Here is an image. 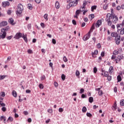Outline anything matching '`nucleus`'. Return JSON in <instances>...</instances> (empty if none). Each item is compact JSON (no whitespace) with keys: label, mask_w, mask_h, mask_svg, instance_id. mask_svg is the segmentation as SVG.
I'll return each mask as SVG.
<instances>
[{"label":"nucleus","mask_w":124,"mask_h":124,"mask_svg":"<svg viewBox=\"0 0 124 124\" xmlns=\"http://www.w3.org/2000/svg\"><path fill=\"white\" fill-rule=\"evenodd\" d=\"M44 18L46 20H48V14H46L44 16Z\"/></svg>","instance_id":"obj_43"},{"label":"nucleus","mask_w":124,"mask_h":124,"mask_svg":"<svg viewBox=\"0 0 124 124\" xmlns=\"http://www.w3.org/2000/svg\"><path fill=\"white\" fill-rule=\"evenodd\" d=\"M92 11H93V10L96 9V6H92L91 7Z\"/></svg>","instance_id":"obj_39"},{"label":"nucleus","mask_w":124,"mask_h":124,"mask_svg":"<svg viewBox=\"0 0 124 124\" xmlns=\"http://www.w3.org/2000/svg\"><path fill=\"white\" fill-rule=\"evenodd\" d=\"M105 20L107 22L108 27H111V26H112V21H111L110 19V14H108L107 15Z\"/></svg>","instance_id":"obj_4"},{"label":"nucleus","mask_w":124,"mask_h":124,"mask_svg":"<svg viewBox=\"0 0 124 124\" xmlns=\"http://www.w3.org/2000/svg\"><path fill=\"white\" fill-rule=\"evenodd\" d=\"M80 0H76L75 1H71L68 5H67V9H69L70 7H75Z\"/></svg>","instance_id":"obj_1"},{"label":"nucleus","mask_w":124,"mask_h":124,"mask_svg":"<svg viewBox=\"0 0 124 124\" xmlns=\"http://www.w3.org/2000/svg\"><path fill=\"white\" fill-rule=\"evenodd\" d=\"M59 111L60 112H63V108H59Z\"/></svg>","instance_id":"obj_58"},{"label":"nucleus","mask_w":124,"mask_h":124,"mask_svg":"<svg viewBox=\"0 0 124 124\" xmlns=\"http://www.w3.org/2000/svg\"><path fill=\"white\" fill-rule=\"evenodd\" d=\"M88 12V10L86 9L83 11V15H86V13Z\"/></svg>","instance_id":"obj_57"},{"label":"nucleus","mask_w":124,"mask_h":124,"mask_svg":"<svg viewBox=\"0 0 124 124\" xmlns=\"http://www.w3.org/2000/svg\"><path fill=\"white\" fill-rule=\"evenodd\" d=\"M119 33H118V32H112L111 33V37H115V38H117L118 37H119Z\"/></svg>","instance_id":"obj_8"},{"label":"nucleus","mask_w":124,"mask_h":124,"mask_svg":"<svg viewBox=\"0 0 124 124\" xmlns=\"http://www.w3.org/2000/svg\"><path fill=\"white\" fill-rule=\"evenodd\" d=\"M98 94L99 95H102V94H103V92H102V91H99L98 92Z\"/></svg>","instance_id":"obj_53"},{"label":"nucleus","mask_w":124,"mask_h":124,"mask_svg":"<svg viewBox=\"0 0 124 124\" xmlns=\"http://www.w3.org/2000/svg\"><path fill=\"white\" fill-rule=\"evenodd\" d=\"M52 42L53 44H56V43H57V42L56 41V40L55 39H52Z\"/></svg>","instance_id":"obj_61"},{"label":"nucleus","mask_w":124,"mask_h":124,"mask_svg":"<svg viewBox=\"0 0 124 124\" xmlns=\"http://www.w3.org/2000/svg\"><path fill=\"white\" fill-rule=\"evenodd\" d=\"M12 94L14 97H17V92H16L15 90L12 92Z\"/></svg>","instance_id":"obj_21"},{"label":"nucleus","mask_w":124,"mask_h":124,"mask_svg":"<svg viewBox=\"0 0 124 124\" xmlns=\"http://www.w3.org/2000/svg\"><path fill=\"white\" fill-rule=\"evenodd\" d=\"M120 34H122V35L124 34V28L123 29H121L120 31Z\"/></svg>","instance_id":"obj_37"},{"label":"nucleus","mask_w":124,"mask_h":124,"mask_svg":"<svg viewBox=\"0 0 124 124\" xmlns=\"http://www.w3.org/2000/svg\"><path fill=\"white\" fill-rule=\"evenodd\" d=\"M113 55L117 56V55H119V50H115L113 52Z\"/></svg>","instance_id":"obj_26"},{"label":"nucleus","mask_w":124,"mask_h":124,"mask_svg":"<svg viewBox=\"0 0 124 124\" xmlns=\"http://www.w3.org/2000/svg\"><path fill=\"white\" fill-rule=\"evenodd\" d=\"M76 76H77V77H78V78H79V76H80V72H79V71L78 70L76 71Z\"/></svg>","instance_id":"obj_28"},{"label":"nucleus","mask_w":124,"mask_h":124,"mask_svg":"<svg viewBox=\"0 0 124 124\" xmlns=\"http://www.w3.org/2000/svg\"><path fill=\"white\" fill-rule=\"evenodd\" d=\"M14 22V20H13V18H10L8 20V22L11 24V25H13V26H14L15 24L13 23Z\"/></svg>","instance_id":"obj_16"},{"label":"nucleus","mask_w":124,"mask_h":124,"mask_svg":"<svg viewBox=\"0 0 124 124\" xmlns=\"http://www.w3.org/2000/svg\"><path fill=\"white\" fill-rule=\"evenodd\" d=\"M108 8V5H104L103 6V9L104 10H106Z\"/></svg>","instance_id":"obj_51"},{"label":"nucleus","mask_w":124,"mask_h":124,"mask_svg":"<svg viewBox=\"0 0 124 124\" xmlns=\"http://www.w3.org/2000/svg\"><path fill=\"white\" fill-rule=\"evenodd\" d=\"M116 109H117V104H116V102H115L113 106H112V110L113 111H115Z\"/></svg>","instance_id":"obj_19"},{"label":"nucleus","mask_w":124,"mask_h":124,"mask_svg":"<svg viewBox=\"0 0 124 124\" xmlns=\"http://www.w3.org/2000/svg\"><path fill=\"white\" fill-rule=\"evenodd\" d=\"M63 61L65 62H68V60H67V58H66V57L64 56L63 58Z\"/></svg>","instance_id":"obj_38"},{"label":"nucleus","mask_w":124,"mask_h":124,"mask_svg":"<svg viewBox=\"0 0 124 124\" xmlns=\"http://www.w3.org/2000/svg\"><path fill=\"white\" fill-rule=\"evenodd\" d=\"M97 72V68L96 67H95L93 68V73H96Z\"/></svg>","instance_id":"obj_49"},{"label":"nucleus","mask_w":124,"mask_h":124,"mask_svg":"<svg viewBox=\"0 0 124 124\" xmlns=\"http://www.w3.org/2000/svg\"><path fill=\"white\" fill-rule=\"evenodd\" d=\"M23 10H24L23 5L21 3L18 4L17 7L16 14L18 15L22 14Z\"/></svg>","instance_id":"obj_2"},{"label":"nucleus","mask_w":124,"mask_h":124,"mask_svg":"<svg viewBox=\"0 0 124 124\" xmlns=\"http://www.w3.org/2000/svg\"><path fill=\"white\" fill-rule=\"evenodd\" d=\"M92 54L93 55H97V54H98V50H95L93 53L92 52Z\"/></svg>","instance_id":"obj_50"},{"label":"nucleus","mask_w":124,"mask_h":124,"mask_svg":"<svg viewBox=\"0 0 124 124\" xmlns=\"http://www.w3.org/2000/svg\"><path fill=\"white\" fill-rule=\"evenodd\" d=\"M109 17L110 19L111 20L113 24H116V23L119 20V18H118V16H117L116 15H114L112 16H111L109 14Z\"/></svg>","instance_id":"obj_3"},{"label":"nucleus","mask_w":124,"mask_h":124,"mask_svg":"<svg viewBox=\"0 0 124 124\" xmlns=\"http://www.w3.org/2000/svg\"><path fill=\"white\" fill-rule=\"evenodd\" d=\"M93 30H94V24H93L92 25V26L90 30L89 31H91V33L93 31Z\"/></svg>","instance_id":"obj_29"},{"label":"nucleus","mask_w":124,"mask_h":124,"mask_svg":"<svg viewBox=\"0 0 124 124\" xmlns=\"http://www.w3.org/2000/svg\"><path fill=\"white\" fill-rule=\"evenodd\" d=\"M117 80L118 82H121V81H122V77L120 75L117 76Z\"/></svg>","instance_id":"obj_30"},{"label":"nucleus","mask_w":124,"mask_h":124,"mask_svg":"<svg viewBox=\"0 0 124 124\" xmlns=\"http://www.w3.org/2000/svg\"><path fill=\"white\" fill-rule=\"evenodd\" d=\"M85 92V90L83 88H81L80 90V92L79 93H84V92Z\"/></svg>","instance_id":"obj_48"},{"label":"nucleus","mask_w":124,"mask_h":124,"mask_svg":"<svg viewBox=\"0 0 124 124\" xmlns=\"http://www.w3.org/2000/svg\"><path fill=\"white\" fill-rule=\"evenodd\" d=\"M89 102L90 103H93V97H90L89 99Z\"/></svg>","instance_id":"obj_27"},{"label":"nucleus","mask_w":124,"mask_h":124,"mask_svg":"<svg viewBox=\"0 0 124 124\" xmlns=\"http://www.w3.org/2000/svg\"><path fill=\"white\" fill-rule=\"evenodd\" d=\"M10 5V3L8 1H5L2 2V6L3 7H8Z\"/></svg>","instance_id":"obj_7"},{"label":"nucleus","mask_w":124,"mask_h":124,"mask_svg":"<svg viewBox=\"0 0 124 124\" xmlns=\"http://www.w3.org/2000/svg\"><path fill=\"white\" fill-rule=\"evenodd\" d=\"M121 26H122V24H118L117 25V28L118 30H121V29H122V27Z\"/></svg>","instance_id":"obj_32"},{"label":"nucleus","mask_w":124,"mask_h":124,"mask_svg":"<svg viewBox=\"0 0 124 124\" xmlns=\"http://www.w3.org/2000/svg\"><path fill=\"white\" fill-rule=\"evenodd\" d=\"M81 12L80 10H77L76 12V15L74 16V18L78 19V16H79V15L80 14Z\"/></svg>","instance_id":"obj_11"},{"label":"nucleus","mask_w":124,"mask_h":124,"mask_svg":"<svg viewBox=\"0 0 124 124\" xmlns=\"http://www.w3.org/2000/svg\"><path fill=\"white\" fill-rule=\"evenodd\" d=\"M6 37V32H4L3 30H1V33H0V39H4Z\"/></svg>","instance_id":"obj_5"},{"label":"nucleus","mask_w":124,"mask_h":124,"mask_svg":"<svg viewBox=\"0 0 124 124\" xmlns=\"http://www.w3.org/2000/svg\"><path fill=\"white\" fill-rule=\"evenodd\" d=\"M120 105H121V106H124V100H121L120 101Z\"/></svg>","instance_id":"obj_41"},{"label":"nucleus","mask_w":124,"mask_h":124,"mask_svg":"<svg viewBox=\"0 0 124 124\" xmlns=\"http://www.w3.org/2000/svg\"><path fill=\"white\" fill-rule=\"evenodd\" d=\"M111 60H114L115 59H116V55H113L112 56H111Z\"/></svg>","instance_id":"obj_63"},{"label":"nucleus","mask_w":124,"mask_h":124,"mask_svg":"<svg viewBox=\"0 0 124 124\" xmlns=\"http://www.w3.org/2000/svg\"><path fill=\"white\" fill-rule=\"evenodd\" d=\"M85 9H86V7H84V6H80L79 8V10L80 11V12H83V11H84V10H85Z\"/></svg>","instance_id":"obj_23"},{"label":"nucleus","mask_w":124,"mask_h":124,"mask_svg":"<svg viewBox=\"0 0 124 124\" xmlns=\"http://www.w3.org/2000/svg\"><path fill=\"white\" fill-rule=\"evenodd\" d=\"M117 58V61H118V62H120L121 60H124V56L123 55H119L118 56Z\"/></svg>","instance_id":"obj_14"},{"label":"nucleus","mask_w":124,"mask_h":124,"mask_svg":"<svg viewBox=\"0 0 124 124\" xmlns=\"http://www.w3.org/2000/svg\"><path fill=\"white\" fill-rule=\"evenodd\" d=\"M23 114L27 116V115H29V112L27 111H23Z\"/></svg>","instance_id":"obj_55"},{"label":"nucleus","mask_w":124,"mask_h":124,"mask_svg":"<svg viewBox=\"0 0 124 124\" xmlns=\"http://www.w3.org/2000/svg\"><path fill=\"white\" fill-rule=\"evenodd\" d=\"M55 7L56 8H57V9H59V8H60V3L59 2V1H57L55 2Z\"/></svg>","instance_id":"obj_18"},{"label":"nucleus","mask_w":124,"mask_h":124,"mask_svg":"<svg viewBox=\"0 0 124 124\" xmlns=\"http://www.w3.org/2000/svg\"><path fill=\"white\" fill-rule=\"evenodd\" d=\"M28 8L30 10H31L32 9V5H31V4H30V3L28 4Z\"/></svg>","instance_id":"obj_25"},{"label":"nucleus","mask_w":124,"mask_h":124,"mask_svg":"<svg viewBox=\"0 0 124 124\" xmlns=\"http://www.w3.org/2000/svg\"><path fill=\"white\" fill-rule=\"evenodd\" d=\"M101 24H102V21L101 20H98L95 24L96 28H99L101 26Z\"/></svg>","instance_id":"obj_10"},{"label":"nucleus","mask_w":124,"mask_h":124,"mask_svg":"<svg viewBox=\"0 0 124 124\" xmlns=\"http://www.w3.org/2000/svg\"><path fill=\"white\" fill-rule=\"evenodd\" d=\"M0 95L2 97H4V96H5V93H4V92H1Z\"/></svg>","instance_id":"obj_36"},{"label":"nucleus","mask_w":124,"mask_h":124,"mask_svg":"<svg viewBox=\"0 0 124 124\" xmlns=\"http://www.w3.org/2000/svg\"><path fill=\"white\" fill-rule=\"evenodd\" d=\"M107 77L108 81H111L112 80V76H108Z\"/></svg>","instance_id":"obj_47"},{"label":"nucleus","mask_w":124,"mask_h":124,"mask_svg":"<svg viewBox=\"0 0 124 124\" xmlns=\"http://www.w3.org/2000/svg\"><path fill=\"white\" fill-rule=\"evenodd\" d=\"M107 40H108V41H112V40H113V38H112L111 36H109L107 38Z\"/></svg>","instance_id":"obj_31"},{"label":"nucleus","mask_w":124,"mask_h":124,"mask_svg":"<svg viewBox=\"0 0 124 124\" xmlns=\"http://www.w3.org/2000/svg\"><path fill=\"white\" fill-rule=\"evenodd\" d=\"M89 18L90 20H91V21H92V20H93V18H94V14L90 15L89 16Z\"/></svg>","instance_id":"obj_20"},{"label":"nucleus","mask_w":124,"mask_h":124,"mask_svg":"<svg viewBox=\"0 0 124 124\" xmlns=\"http://www.w3.org/2000/svg\"><path fill=\"white\" fill-rule=\"evenodd\" d=\"M114 71V67L113 66H110L108 70V72L110 75L112 74L113 71Z\"/></svg>","instance_id":"obj_17"},{"label":"nucleus","mask_w":124,"mask_h":124,"mask_svg":"<svg viewBox=\"0 0 124 124\" xmlns=\"http://www.w3.org/2000/svg\"><path fill=\"white\" fill-rule=\"evenodd\" d=\"M87 4H88V2H87V1L86 0L83 1L82 6L86 7V5H87Z\"/></svg>","instance_id":"obj_34"},{"label":"nucleus","mask_w":124,"mask_h":124,"mask_svg":"<svg viewBox=\"0 0 124 124\" xmlns=\"http://www.w3.org/2000/svg\"><path fill=\"white\" fill-rule=\"evenodd\" d=\"M5 26H7V21H2L0 23V27H5Z\"/></svg>","instance_id":"obj_13"},{"label":"nucleus","mask_w":124,"mask_h":124,"mask_svg":"<svg viewBox=\"0 0 124 124\" xmlns=\"http://www.w3.org/2000/svg\"><path fill=\"white\" fill-rule=\"evenodd\" d=\"M46 79V77H45V75H43L41 77V81H43V80H45Z\"/></svg>","instance_id":"obj_40"},{"label":"nucleus","mask_w":124,"mask_h":124,"mask_svg":"<svg viewBox=\"0 0 124 124\" xmlns=\"http://www.w3.org/2000/svg\"><path fill=\"white\" fill-rule=\"evenodd\" d=\"M47 112L48 113H52L53 112V109H48L47 110Z\"/></svg>","instance_id":"obj_62"},{"label":"nucleus","mask_w":124,"mask_h":124,"mask_svg":"<svg viewBox=\"0 0 124 124\" xmlns=\"http://www.w3.org/2000/svg\"><path fill=\"white\" fill-rule=\"evenodd\" d=\"M12 37H13V36L12 35L8 36L7 37V39H8V40H10V39H11V38H12Z\"/></svg>","instance_id":"obj_59"},{"label":"nucleus","mask_w":124,"mask_h":124,"mask_svg":"<svg viewBox=\"0 0 124 124\" xmlns=\"http://www.w3.org/2000/svg\"><path fill=\"white\" fill-rule=\"evenodd\" d=\"M104 76L105 77H108V76H109V73L107 71H105L104 73Z\"/></svg>","instance_id":"obj_24"},{"label":"nucleus","mask_w":124,"mask_h":124,"mask_svg":"<svg viewBox=\"0 0 124 124\" xmlns=\"http://www.w3.org/2000/svg\"><path fill=\"white\" fill-rule=\"evenodd\" d=\"M10 29V27H9V26H7L4 28H2L1 30L3 31L4 32H6Z\"/></svg>","instance_id":"obj_15"},{"label":"nucleus","mask_w":124,"mask_h":124,"mask_svg":"<svg viewBox=\"0 0 124 124\" xmlns=\"http://www.w3.org/2000/svg\"><path fill=\"white\" fill-rule=\"evenodd\" d=\"M62 80H63V81H64L65 80V75H64V74H62Z\"/></svg>","instance_id":"obj_45"},{"label":"nucleus","mask_w":124,"mask_h":124,"mask_svg":"<svg viewBox=\"0 0 124 124\" xmlns=\"http://www.w3.org/2000/svg\"><path fill=\"white\" fill-rule=\"evenodd\" d=\"M0 120L1 121H2V120H3V121H6V118H5V116H2L0 117Z\"/></svg>","instance_id":"obj_35"},{"label":"nucleus","mask_w":124,"mask_h":124,"mask_svg":"<svg viewBox=\"0 0 124 124\" xmlns=\"http://www.w3.org/2000/svg\"><path fill=\"white\" fill-rule=\"evenodd\" d=\"M22 38H23L26 43L28 42V38L27 37V36L23 35V36H22Z\"/></svg>","instance_id":"obj_22"},{"label":"nucleus","mask_w":124,"mask_h":124,"mask_svg":"<svg viewBox=\"0 0 124 124\" xmlns=\"http://www.w3.org/2000/svg\"><path fill=\"white\" fill-rule=\"evenodd\" d=\"M28 54H32V50L31 49H28Z\"/></svg>","instance_id":"obj_56"},{"label":"nucleus","mask_w":124,"mask_h":124,"mask_svg":"<svg viewBox=\"0 0 124 124\" xmlns=\"http://www.w3.org/2000/svg\"><path fill=\"white\" fill-rule=\"evenodd\" d=\"M121 42V36H119L117 38H115V43L117 45H120V43Z\"/></svg>","instance_id":"obj_12"},{"label":"nucleus","mask_w":124,"mask_h":124,"mask_svg":"<svg viewBox=\"0 0 124 124\" xmlns=\"http://www.w3.org/2000/svg\"><path fill=\"white\" fill-rule=\"evenodd\" d=\"M97 47L98 48V49L101 48V45H100V43L97 44Z\"/></svg>","instance_id":"obj_60"},{"label":"nucleus","mask_w":124,"mask_h":124,"mask_svg":"<svg viewBox=\"0 0 124 124\" xmlns=\"http://www.w3.org/2000/svg\"><path fill=\"white\" fill-rule=\"evenodd\" d=\"M27 27L28 30H31V24H28Z\"/></svg>","instance_id":"obj_54"},{"label":"nucleus","mask_w":124,"mask_h":124,"mask_svg":"<svg viewBox=\"0 0 124 124\" xmlns=\"http://www.w3.org/2000/svg\"><path fill=\"white\" fill-rule=\"evenodd\" d=\"M22 37L23 36H22V33L18 32L16 34V35L14 37V38H15L16 39H19V38H21V37Z\"/></svg>","instance_id":"obj_9"},{"label":"nucleus","mask_w":124,"mask_h":124,"mask_svg":"<svg viewBox=\"0 0 124 124\" xmlns=\"http://www.w3.org/2000/svg\"><path fill=\"white\" fill-rule=\"evenodd\" d=\"M113 12H114V10L113 9H111V14H110V16H114V15H115Z\"/></svg>","instance_id":"obj_44"},{"label":"nucleus","mask_w":124,"mask_h":124,"mask_svg":"<svg viewBox=\"0 0 124 124\" xmlns=\"http://www.w3.org/2000/svg\"><path fill=\"white\" fill-rule=\"evenodd\" d=\"M82 112H83V113H86V112H87V108H86V107H83Z\"/></svg>","instance_id":"obj_33"},{"label":"nucleus","mask_w":124,"mask_h":124,"mask_svg":"<svg viewBox=\"0 0 124 124\" xmlns=\"http://www.w3.org/2000/svg\"><path fill=\"white\" fill-rule=\"evenodd\" d=\"M41 26L44 29V28L45 27V24L43 23H41Z\"/></svg>","instance_id":"obj_64"},{"label":"nucleus","mask_w":124,"mask_h":124,"mask_svg":"<svg viewBox=\"0 0 124 124\" xmlns=\"http://www.w3.org/2000/svg\"><path fill=\"white\" fill-rule=\"evenodd\" d=\"M86 116H87V117H92L93 115H92V114L91 113H90V112H87L86 113Z\"/></svg>","instance_id":"obj_46"},{"label":"nucleus","mask_w":124,"mask_h":124,"mask_svg":"<svg viewBox=\"0 0 124 124\" xmlns=\"http://www.w3.org/2000/svg\"><path fill=\"white\" fill-rule=\"evenodd\" d=\"M39 87L40 89H43V88H44V86H43V84L40 83L39 85Z\"/></svg>","instance_id":"obj_42"},{"label":"nucleus","mask_w":124,"mask_h":124,"mask_svg":"<svg viewBox=\"0 0 124 124\" xmlns=\"http://www.w3.org/2000/svg\"><path fill=\"white\" fill-rule=\"evenodd\" d=\"M91 37V31H89L88 34H86L83 37L84 41H87Z\"/></svg>","instance_id":"obj_6"},{"label":"nucleus","mask_w":124,"mask_h":124,"mask_svg":"<svg viewBox=\"0 0 124 124\" xmlns=\"http://www.w3.org/2000/svg\"><path fill=\"white\" fill-rule=\"evenodd\" d=\"M8 121H9L10 122H13V118H12V117H9L8 118Z\"/></svg>","instance_id":"obj_52"}]
</instances>
